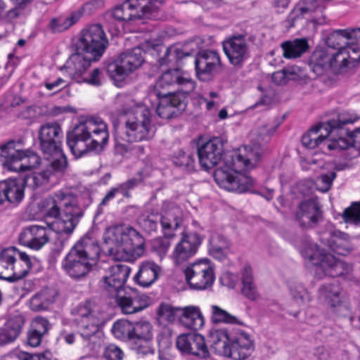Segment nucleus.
Returning a JSON list of instances; mask_svg holds the SVG:
<instances>
[{"mask_svg": "<svg viewBox=\"0 0 360 360\" xmlns=\"http://www.w3.org/2000/svg\"><path fill=\"white\" fill-rule=\"evenodd\" d=\"M262 153L261 144L252 141L238 150L225 153L221 166L214 173L216 183L228 191L237 193L250 191L254 181L244 172L255 167Z\"/></svg>", "mask_w": 360, "mask_h": 360, "instance_id": "f257e3e1", "label": "nucleus"}, {"mask_svg": "<svg viewBox=\"0 0 360 360\" xmlns=\"http://www.w3.org/2000/svg\"><path fill=\"white\" fill-rule=\"evenodd\" d=\"M194 89V82L179 68L163 72L155 84V96L160 100L156 109L158 115L164 119H170L184 109L183 101L172 90L188 94Z\"/></svg>", "mask_w": 360, "mask_h": 360, "instance_id": "f03ea898", "label": "nucleus"}, {"mask_svg": "<svg viewBox=\"0 0 360 360\" xmlns=\"http://www.w3.org/2000/svg\"><path fill=\"white\" fill-rule=\"evenodd\" d=\"M109 132L107 124L98 117L81 120L66 135V142L72 153L79 158L88 152L103 151L108 143Z\"/></svg>", "mask_w": 360, "mask_h": 360, "instance_id": "7ed1b4c3", "label": "nucleus"}, {"mask_svg": "<svg viewBox=\"0 0 360 360\" xmlns=\"http://www.w3.org/2000/svg\"><path fill=\"white\" fill-rule=\"evenodd\" d=\"M38 207L44 218L55 219L49 225L58 234H71L82 215L76 198L62 191L41 200Z\"/></svg>", "mask_w": 360, "mask_h": 360, "instance_id": "20e7f679", "label": "nucleus"}, {"mask_svg": "<svg viewBox=\"0 0 360 360\" xmlns=\"http://www.w3.org/2000/svg\"><path fill=\"white\" fill-rule=\"evenodd\" d=\"M124 101L125 105L120 117L122 126L116 129V141L136 142L152 139L155 130L149 108L146 104H136L129 96Z\"/></svg>", "mask_w": 360, "mask_h": 360, "instance_id": "39448f33", "label": "nucleus"}, {"mask_svg": "<svg viewBox=\"0 0 360 360\" xmlns=\"http://www.w3.org/2000/svg\"><path fill=\"white\" fill-rule=\"evenodd\" d=\"M104 243L113 259L134 262L144 253V238L130 226L117 225L107 228L103 233Z\"/></svg>", "mask_w": 360, "mask_h": 360, "instance_id": "423d86ee", "label": "nucleus"}, {"mask_svg": "<svg viewBox=\"0 0 360 360\" xmlns=\"http://www.w3.org/2000/svg\"><path fill=\"white\" fill-rule=\"evenodd\" d=\"M100 247L97 240L85 236L69 251L62 261V269L71 278L79 280L86 276L98 259Z\"/></svg>", "mask_w": 360, "mask_h": 360, "instance_id": "0eeeda50", "label": "nucleus"}, {"mask_svg": "<svg viewBox=\"0 0 360 360\" xmlns=\"http://www.w3.org/2000/svg\"><path fill=\"white\" fill-rule=\"evenodd\" d=\"M300 251L305 262L319 266L329 276L337 277L347 274L352 271V267L350 265L321 250L310 238H306L302 241Z\"/></svg>", "mask_w": 360, "mask_h": 360, "instance_id": "6e6552de", "label": "nucleus"}, {"mask_svg": "<svg viewBox=\"0 0 360 360\" xmlns=\"http://www.w3.org/2000/svg\"><path fill=\"white\" fill-rule=\"evenodd\" d=\"M63 136L62 128L56 122H47L39 129L41 150L46 160H51V167L56 170H64L68 165L61 148Z\"/></svg>", "mask_w": 360, "mask_h": 360, "instance_id": "1a4fd4ad", "label": "nucleus"}, {"mask_svg": "<svg viewBox=\"0 0 360 360\" xmlns=\"http://www.w3.org/2000/svg\"><path fill=\"white\" fill-rule=\"evenodd\" d=\"M74 313L81 336L88 343L99 344L103 335L101 328L104 323V315L101 310L87 301L79 304Z\"/></svg>", "mask_w": 360, "mask_h": 360, "instance_id": "9d476101", "label": "nucleus"}, {"mask_svg": "<svg viewBox=\"0 0 360 360\" xmlns=\"http://www.w3.org/2000/svg\"><path fill=\"white\" fill-rule=\"evenodd\" d=\"M0 161L7 169L22 172L37 167L40 158L34 152L24 149L22 141H10L0 147Z\"/></svg>", "mask_w": 360, "mask_h": 360, "instance_id": "9b49d317", "label": "nucleus"}, {"mask_svg": "<svg viewBox=\"0 0 360 360\" xmlns=\"http://www.w3.org/2000/svg\"><path fill=\"white\" fill-rule=\"evenodd\" d=\"M162 3V0H127L116 6L112 15L120 21L156 19Z\"/></svg>", "mask_w": 360, "mask_h": 360, "instance_id": "f8f14e48", "label": "nucleus"}, {"mask_svg": "<svg viewBox=\"0 0 360 360\" xmlns=\"http://www.w3.org/2000/svg\"><path fill=\"white\" fill-rule=\"evenodd\" d=\"M302 145L307 148L319 147L323 152L330 150L340 151L349 147V141L343 137L336 139L330 135L328 127L321 123L311 128L302 137Z\"/></svg>", "mask_w": 360, "mask_h": 360, "instance_id": "ddd939ff", "label": "nucleus"}, {"mask_svg": "<svg viewBox=\"0 0 360 360\" xmlns=\"http://www.w3.org/2000/svg\"><path fill=\"white\" fill-rule=\"evenodd\" d=\"M143 51L139 47L121 53L110 63L107 71L111 79L117 84L121 83L143 63Z\"/></svg>", "mask_w": 360, "mask_h": 360, "instance_id": "4468645a", "label": "nucleus"}, {"mask_svg": "<svg viewBox=\"0 0 360 360\" xmlns=\"http://www.w3.org/2000/svg\"><path fill=\"white\" fill-rule=\"evenodd\" d=\"M184 273L186 282L191 288L195 290L207 289L215 280L214 266L207 259L190 264L184 269Z\"/></svg>", "mask_w": 360, "mask_h": 360, "instance_id": "2eb2a0df", "label": "nucleus"}, {"mask_svg": "<svg viewBox=\"0 0 360 360\" xmlns=\"http://www.w3.org/2000/svg\"><path fill=\"white\" fill-rule=\"evenodd\" d=\"M108 42L101 25H91L84 29L77 43V50L84 51L100 59Z\"/></svg>", "mask_w": 360, "mask_h": 360, "instance_id": "dca6fc26", "label": "nucleus"}, {"mask_svg": "<svg viewBox=\"0 0 360 360\" xmlns=\"http://www.w3.org/2000/svg\"><path fill=\"white\" fill-rule=\"evenodd\" d=\"M319 299L327 306L330 313L337 316L345 317L350 314V305L337 283L321 285L319 290Z\"/></svg>", "mask_w": 360, "mask_h": 360, "instance_id": "f3484780", "label": "nucleus"}, {"mask_svg": "<svg viewBox=\"0 0 360 360\" xmlns=\"http://www.w3.org/2000/svg\"><path fill=\"white\" fill-rule=\"evenodd\" d=\"M222 45L229 61L234 66L242 67L250 57V44L245 35H233L225 39Z\"/></svg>", "mask_w": 360, "mask_h": 360, "instance_id": "a211bd4d", "label": "nucleus"}, {"mask_svg": "<svg viewBox=\"0 0 360 360\" xmlns=\"http://www.w3.org/2000/svg\"><path fill=\"white\" fill-rule=\"evenodd\" d=\"M254 341L251 335L239 328H232L231 341L225 356L233 360H245L253 352Z\"/></svg>", "mask_w": 360, "mask_h": 360, "instance_id": "6ab92c4d", "label": "nucleus"}, {"mask_svg": "<svg viewBox=\"0 0 360 360\" xmlns=\"http://www.w3.org/2000/svg\"><path fill=\"white\" fill-rule=\"evenodd\" d=\"M115 297L116 302L125 314H133L141 311L150 305V299L145 294L136 290L124 288L110 295Z\"/></svg>", "mask_w": 360, "mask_h": 360, "instance_id": "aec40b11", "label": "nucleus"}, {"mask_svg": "<svg viewBox=\"0 0 360 360\" xmlns=\"http://www.w3.org/2000/svg\"><path fill=\"white\" fill-rule=\"evenodd\" d=\"M184 219V212L180 206L170 201L163 202L160 222L165 236L173 238L174 231L182 225Z\"/></svg>", "mask_w": 360, "mask_h": 360, "instance_id": "412c9836", "label": "nucleus"}, {"mask_svg": "<svg viewBox=\"0 0 360 360\" xmlns=\"http://www.w3.org/2000/svg\"><path fill=\"white\" fill-rule=\"evenodd\" d=\"M57 233L52 226L32 225L23 229L19 236L20 242L26 247L38 250Z\"/></svg>", "mask_w": 360, "mask_h": 360, "instance_id": "4be33fe9", "label": "nucleus"}, {"mask_svg": "<svg viewBox=\"0 0 360 360\" xmlns=\"http://www.w3.org/2000/svg\"><path fill=\"white\" fill-rule=\"evenodd\" d=\"M223 148V142L218 137L213 138L200 146L198 149V156L201 167L208 170L219 165L217 168L218 169L224 159Z\"/></svg>", "mask_w": 360, "mask_h": 360, "instance_id": "5701e85b", "label": "nucleus"}, {"mask_svg": "<svg viewBox=\"0 0 360 360\" xmlns=\"http://www.w3.org/2000/svg\"><path fill=\"white\" fill-rule=\"evenodd\" d=\"M201 236L196 232L181 233V240L176 243L172 257L176 264H181L193 257L202 243Z\"/></svg>", "mask_w": 360, "mask_h": 360, "instance_id": "b1692460", "label": "nucleus"}, {"mask_svg": "<svg viewBox=\"0 0 360 360\" xmlns=\"http://www.w3.org/2000/svg\"><path fill=\"white\" fill-rule=\"evenodd\" d=\"M177 349L182 353L204 359L210 356L204 336L199 333H188L179 335L176 340Z\"/></svg>", "mask_w": 360, "mask_h": 360, "instance_id": "393cba45", "label": "nucleus"}, {"mask_svg": "<svg viewBox=\"0 0 360 360\" xmlns=\"http://www.w3.org/2000/svg\"><path fill=\"white\" fill-rule=\"evenodd\" d=\"M129 274L130 269L128 266L122 264L112 265L106 270L105 276L101 281V285L110 295H113L124 289L123 285Z\"/></svg>", "mask_w": 360, "mask_h": 360, "instance_id": "a878e982", "label": "nucleus"}, {"mask_svg": "<svg viewBox=\"0 0 360 360\" xmlns=\"http://www.w3.org/2000/svg\"><path fill=\"white\" fill-rule=\"evenodd\" d=\"M196 75L202 81L210 80L220 68L221 59L215 51L199 52L195 59Z\"/></svg>", "mask_w": 360, "mask_h": 360, "instance_id": "bb28decb", "label": "nucleus"}, {"mask_svg": "<svg viewBox=\"0 0 360 360\" xmlns=\"http://www.w3.org/2000/svg\"><path fill=\"white\" fill-rule=\"evenodd\" d=\"M98 60L92 55L76 49V52L65 63L64 68L73 80L82 83L83 76L89 68L91 63Z\"/></svg>", "mask_w": 360, "mask_h": 360, "instance_id": "cd10ccee", "label": "nucleus"}, {"mask_svg": "<svg viewBox=\"0 0 360 360\" xmlns=\"http://www.w3.org/2000/svg\"><path fill=\"white\" fill-rule=\"evenodd\" d=\"M296 218L302 226L313 227L322 219L319 204L314 200L302 202L297 212Z\"/></svg>", "mask_w": 360, "mask_h": 360, "instance_id": "c85d7f7f", "label": "nucleus"}, {"mask_svg": "<svg viewBox=\"0 0 360 360\" xmlns=\"http://www.w3.org/2000/svg\"><path fill=\"white\" fill-rule=\"evenodd\" d=\"M358 119L359 117L356 115L347 111H343L338 114L337 119L330 120L325 123V124L328 127L331 136H333V137H335L336 139H338L339 137L347 139L350 143V146H352V143H351V138L345 136L347 134V132L342 129V126L353 123Z\"/></svg>", "mask_w": 360, "mask_h": 360, "instance_id": "c756f323", "label": "nucleus"}, {"mask_svg": "<svg viewBox=\"0 0 360 360\" xmlns=\"http://www.w3.org/2000/svg\"><path fill=\"white\" fill-rule=\"evenodd\" d=\"M332 52L330 48H317L314 50L309 60L311 70L318 75L330 70L331 68Z\"/></svg>", "mask_w": 360, "mask_h": 360, "instance_id": "7c9ffc66", "label": "nucleus"}, {"mask_svg": "<svg viewBox=\"0 0 360 360\" xmlns=\"http://www.w3.org/2000/svg\"><path fill=\"white\" fill-rule=\"evenodd\" d=\"M179 321L186 327L197 330L201 329L205 323L204 316L197 306L181 307Z\"/></svg>", "mask_w": 360, "mask_h": 360, "instance_id": "2f4dec72", "label": "nucleus"}, {"mask_svg": "<svg viewBox=\"0 0 360 360\" xmlns=\"http://www.w3.org/2000/svg\"><path fill=\"white\" fill-rule=\"evenodd\" d=\"M23 324L21 316L10 317L0 331V345L13 342L20 335Z\"/></svg>", "mask_w": 360, "mask_h": 360, "instance_id": "473e14b6", "label": "nucleus"}, {"mask_svg": "<svg viewBox=\"0 0 360 360\" xmlns=\"http://www.w3.org/2000/svg\"><path fill=\"white\" fill-rule=\"evenodd\" d=\"M6 201L18 205L24 198L25 183L22 180L7 179L1 181Z\"/></svg>", "mask_w": 360, "mask_h": 360, "instance_id": "72a5a7b5", "label": "nucleus"}, {"mask_svg": "<svg viewBox=\"0 0 360 360\" xmlns=\"http://www.w3.org/2000/svg\"><path fill=\"white\" fill-rule=\"evenodd\" d=\"M160 267L155 262L146 261L141 263L134 276L135 281L142 287H148L158 278Z\"/></svg>", "mask_w": 360, "mask_h": 360, "instance_id": "f704fd0d", "label": "nucleus"}, {"mask_svg": "<svg viewBox=\"0 0 360 360\" xmlns=\"http://www.w3.org/2000/svg\"><path fill=\"white\" fill-rule=\"evenodd\" d=\"M15 261L12 263L11 282L17 281L25 277L32 267L31 257L25 252L15 248Z\"/></svg>", "mask_w": 360, "mask_h": 360, "instance_id": "c9c22d12", "label": "nucleus"}, {"mask_svg": "<svg viewBox=\"0 0 360 360\" xmlns=\"http://www.w3.org/2000/svg\"><path fill=\"white\" fill-rule=\"evenodd\" d=\"M231 334L232 328H220L210 331V342L217 353L225 356L231 341Z\"/></svg>", "mask_w": 360, "mask_h": 360, "instance_id": "e433bc0d", "label": "nucleus"}, {"mask_svg": "<svg viewBox=\"0 0 360 360\" xmlns=\"http://www.w3.org/2000/svg\"><path fill=\"white\" fill-rule=\"evenodd\" d=\"M58 292L55 289L44 288L30 299V309L35 311L46 310L56 302Z\"/></svg>", "mask_w": 360, "mask_h": 360, "instance_id": "4c0bfd02", "label": "nucleus"}, {"mask_svg": "<svg viewBox=\"0 0 360 360\" xmlns=\"http://www.w3.org/2000/svg\"><path fill=\"white\" fill-rule=\"evenodd\" d=\"M49 160L50 162L45 169L37 172H33L25 177L23 181L25 186L33 189L43 186L49 182V179L53 174L54 172L62 171L54 169L51 167V160Z\"/></svg>", "mask_w": 360, "mask_h": 360, "instance_id": "58836bf2", "label": "nucleus"}, {"mask_svg": "<svg viewBox=\"0 0 360 360\" xmlns=\"http://www.w3.org/2000/svg\"><path fill=\"white\" fill-rule=\"evenodd\" d=\"M209 252L216 259L225 260L230 252L229 241L222 236H212L210 241Z\"/></svg>", "mask_w": 360, "mask_h": 360, "instance_id": "ea45409f", "label": "nucleus"}, {"mask_svg": "<svg viewBox=\"0 0 360 360\" xmlns=\"http://www.w3.org/2000/svg\"><path fill=\"white\" fill-rule=\"evenodd\" d=\"M283 51V57L291 59L300 57L309 49L306 39H296L292 41H287L281 44Z\"/></svg>", "mask_w": 360, "mask_h": 360, "instance_id": "a19ab883", "label": "nucleus"}, {"mask_svg": "<svg viewBox=\"0 0 360 360\" xmlns=\"http://www.w3.org/2000/svg\"><path fill=\"white\" fill-rule=\"evenodd\" d=\"M16 254L15 247L8 248L0 253V278L11 282V266Z\"/></svg>", "mask_w": 360, "mask_h": 360, "instance_id": "79ce46f5", "label": "nucleus"}, {"mask_svg": "<svg viewBox=\"0 0 360 360\" xmlns=\"http://www.w3.org/2000/svg\"><path fill=\"white\" fill-rule=\"evenodd\" d=\"M321 240L332 250L342 254L340 248L347 245L349 240V236L339 230H330L328 233L323 234Z\"/></svg>", "mask_w": 360, "mask_h": 360, "instance_id": "37998d69", "label": "nucleus"}, {"mask_svg": "<svg viewBox=\"0 0 360 360\" xmlns=\"http://www.w3.org/2000/svg\"><path fill=\"white\" fill-rule=\"evenodd\" d=\"M242 293L248 299L255 300L259 297L256 285L254 283L252 269L250 265H245L242 272Z\"/></svg>", "mask_w": 360, "mask_h": 360, "instance_id": "c03bdc74", "label": "nucleus"}, {"mask_svg": "<svg viewBox=\"0 0 360 360\" xmlns=\"http://www.w3.org/2000/svg\"><path fill=\"white\" fill-rule=\"evenodd\" d=\"M331 68L330 70L334 74H340L347 71L352 65L347 59L346 52L340 48V50L335 51L331 49Z\"/></svg>", "mask_w": 360, "mask_h": 360, "instance_id": "a18cd8bd", "label": "nucleus"}, {"mask_svg": "<svg viewBox=\"0 0 360 360\" xmlns=\"http://www.w3.org/2000/svg\"><path fill=\"white\" fill-rule=\"evenodd\" d=\"M211 319L214 323H224L227 324L243 325V321L217 305L211 306Z\"/></svg>", "mask_w": 360, "mask_h": 360, "instance_id": "49530a36", "label": "nucleus"}, {"mask_svg": "<svg viewBox=\"0 0 360 360\" xmlns=\"http://www.w3.org/2000/svg\"><path fill=\"white\" fill-rule=\"evenodd\" d=\"M114 336L123 341L133 340V322L127 320L117 321L112 326Z\"/></svg>", "mask_w": 360, "mask_h": 360, "instance_id": "de8ad7c7", "label": "nucleus"}, {"mask_svg": "<svg viewBox=\"0 0 360 360\" xmlns=\"http://www.w3.org/2000/svg\"><path fill=\"white\" fill-rule=\"evenodd\" d=\"M181 307H174L169 304H161L157 311L158 319L160 323H171L179 319Z\"/></svg>", "mask_w": 360, "mask_h": 360, "instance_id": "09e8293b", "label": "nucleus"}, {"mask_svg": "<svg viewBox=\"0 0 360 360\" xmlns=\"http://www.w3.org/2000/svg\"><path fill=\"white\" fill-rule=\"evenodd\" d=\"M184 56V53L179 46H171L167 49L164 56L160 58V65H177Z\"/></svg>", "mask_w": 360, "mask_h": 360, "instance_id": "8fccbe9b", "label": "nucleus"}, {"mask_svg": "<svg viewBox=\"0 0 360 360\" xmlns=\"http://www.w3.org/2000/svg\"><path fill=\"white\" fill-rule=\"evenodd\" d=\"M153 332L152 323L146 319L133 322V340L153 338Z\"/></svg>", "mask_w": 360, "mask_h": 360, "instance_id": "3c124183", "label": "nucleus"}, {"mask_svg": "<svg viewBox=\"0 0 360 360\" xmlns=\"http://www.w3.org/2000/svg\"><path fill=\"white\" fill-rule=\"evenodd\" d=\"M81 16V13H74L71 16L67 18H58L52 19L50 22V27L55 32H60L73 25Z\"/></svg>", "mask_w": 360, "mask_h": 360, "instance_id": "603ef678", "label": "nucleus"}, {"mask_svg": "<svg viewBox=\"0 0 360 360\" xmlns=\"http://www.w3.org/2000/svg\"><path fill=\"white\" fill-rule=\"evenodd\" d=\"M290 290L293 299L298 304H305L309 303L311 297L309 292L306 290L302 284L295 283L290 285Z\"/></svg>", "mask_w": 360, "mask_h": 360, "instance_id": "864d4df0", "label": "nucleus"}, {"mask_svg": "<svg viewBox=\"0 0 360 360\" xmlns=\"http://www.w3.org/2000/svg\"><path fill=\"white\" fill-rule=\"evenodd\" d=\"M275 131L276 127L273 124H262L258 127L257 131L252 134L255 136L252 141L260 143L261 146H262L270 140Z\"/></svg>", "mask_w": 360, "mask_h": 360, "instance_id": "5fc2aeb1", "label": "nucleus"}, {"mask_svg": "<svg viewBox=\"0 0 360 360\" xmlns=\"http://www.w3.org/2000/svg\"><path fill=\"white\" fill-rule=\"evenodd\" d=\"M342 217L347 224L354 225L360 224V201L354 202L346 208L342 212Z\"/></svg>", "mask_w": 360, "mask_h": 360, "instance_id": "6e6d98bb", "label": "nucleus"}, {"mask_svg": "<svg viewBox=\"0 0 360 360\" xmlns=\"http://www.w3.org/2000/svg\"><path fill=\"white\" fill-rule=\"evenodd\" d=\"M154 338H140L138 340H132L134 346V349L138 354L145 356L149 354H153L155 347L153 344Z\"/></svg>", "mask_w": 360, "mask_h": 360, "instance_id": "4d7b16f0", "label": "nucleus"}, {"mask_svg": "<svg viewBox=\"0 0 360 360\" xmlns=\"http://www.w3.org/2000/svg\"><path fill=\"white\" fill-rule=\"evenodd\" d=\"M340 31H346V30H338L330 34L327 39V48L338 51L340 48L345 47V45L349 39L343 33H339Z\"/></svg>", "mask_w": 360, "mask_h": 360, "instance_id": "13d9d810", "label": "nucleus"}, {"mask_svg": "<svg viewBox=\"0 0 360 360\" xmlns=\"http://www.w3.org/2000/svg\"><path fill=\"white\" fill-rule=\"evenodd\" d=\"M174 164L179 167H183L188 172L195 169V158L191 154H186L185 152L180 151L173 160Z\"/></svg>", "mask_w": 360, "mask_h": 360, "instance_id": "bf43d9fd", "label": "nucleus"}, {"mask_svg": "<svg viewBox=\"0 0 360 360\" xmlns=\"http://www.w3.org/2000/svg\"><path fill=\"white\" fill-rule=\"evenodd\" d=\"M158 221H160V217L155 214L143 215L139 219L141 226L149 233L156 231Z\"/></svg>", "mask_w": 360, "mask_h": 360, "instance_id": "052dcab7", "label": "nucleus"}, {"mask_svg": "<svg viewBox=\"0 0 360 360\" xmlns=\"http://www.w3.org/2000/svg\"><path fill=\"white\" fill-rule=\"evenodd\" d=\"M325 8L323 0H303L298 6L297 9L302 14L312 13Z\"/></svg>", "mask_w": 360, "mask_h": 360, "instance_id": "680f3d73", "label": "nucleus"}, {"mask_svg": "<svg viewBox=\"0 0 360 360\" xmlns=\"http://www.w3.org/2000/svg\"><path fill=\"white\" fill-rule=\"evenodd\" d=\"M11 1L16 4V6L7 11L4 16V19L9 22H12L15 19L18 18L21 15V10H22L27 4H30L32 0Z\"/></svg>", "mask_w": 360, "mask_h": 360, "instance_id": "e2e57ef3", "label": "nucleus"}, {"mask_svg": "<svg viewBox=\"0 0 360 360\" xmlns=\"http://www.w3.org/2000/svg\"><path fill=\"white\" fill-rule=\"evenodd\" d=\"M336 178L335 172H330L328 174H323L316 181L317 189L323 193L328 191L331 187L333 181Z\"/></svg>", "mask_w": 360, "mask_h": 360, "instance_id": "0e129e2a", "label": "nucleus"}, {"mask_svg": "<svg viewBox=\"0 0 360 360\" xmlns=\"http://www.w3.org/2000/svg\"><path fill=\"white\" fill-rule=\"evenodd\" d=\"M51 324L49 321L41 316L34 318L31 323L30 329L44 336L49 329Z\"/></svg>", "mask_w": 360, "mask_h": 360, "instance_id": "69168bd1", "label": "nucleus"}, {"mask_svg": "<svg viewBox=\"0 0 360 360\" xmlns=\"http://www.w3.org/2000/svg\"><path fill=\"white\" fill-rule=\"evenodd\" d=\"M295 79V72L289 68L274 72L272 75V80L276 84L286 83L288 80Z\"/></svg>", "mask_w": 360, "mask_h": 360, "instance_id": "338daca9", "label": "nucleus"}, {"mask_svg": "<svg viewBox=\"0 0 360 360\" xmlns=\"http://www.w3.org/2000/svg\"><path fill=\"white\" fill-rule=\"evenodd\" d=\"M342 49L346 52V55L349 56L347 59L352 66L360 61V44H353L342 48Z\"/></svg>", "mask_w": 360, "mask_h": 360, "instance_id": "774afa93", "label": "nucleus"}]
</instances>
